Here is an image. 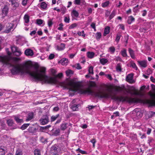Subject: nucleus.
Wrapping results in <instances>:
<instances>
[{
    "label": "nucleus",
    "instance_id": "58",
    "mask_svg": "<svg viewBox=\"0 0 155 155\" xmlns=\"http://www.w3.org/2000/svg\"><path fill=\"white\" fill-rule=\"evenodd\" d=\"M34 155H39V150L38 149H36L34 151Z\"/></svg>",
    "mask_w": 155,
    "mask_h": 155
},
{
    "label": "nucleus",
    "instance_id": "7",
    "mask_svg": "<svg viewBox=\"0 0 155 155\" xmlns=\"http://www.w3.org/2000/svg\"><path fill=\"white\" fill-rule=\"evenodd\" d=\"M13 25L11 23H8L6 24V29L4 32L6 33H9L13 29Z\"/></svg>",
    "mask_w": 155,
    "mask_h": 155
},
{
    "label": "nucleus",
    "instance_id": "5",
    "mask_svg": "<svg viewBox=\"0 0 155 155\" xmlns=\"http://www.w3.org/2000/svg\"><path fill=\"white\" fill-rule=\"evenodd\" d=\"M109 89H114L116 91H122L124 90H125L126 88L124 85H123L121 86H110L108 87Z\"/></svg>",
    "mask_w": 155,
    "mask_h": 155
},
{
    "label": "nucleus",
    "instance_id": "59",
    "mask_svg": "<svg viewBox=\"0 0 155 155\" xmlns=\"http://www.w3.org/2000/svg\"><path fill=\"white\" fill-rule=\"evenodd\" d=\"M140 31L145 33L147 31V29L145 28H140L139 29Z\"/></svg>",
    "mask_w": 155,
    "mask_h": 155
},
{
    "label": "nucleus",
    "instance_id": "28",
    "mask_svg": "<svg viewBox=\"0 0 155 155\" xmlns=\"http://www.w3.org/2000/svg\"><path fill=\"white\" fill-rule=\"evenodd\" d=\"M24 19L25 20V22L28 23L29 22V16L27 14H25L24 17Z\"/></svg>",
    "mask_w": 155,
    "mask_h": 155
},
{
    "label": "nucleus",
    "instance_id": "62",
    "mask_svg": "<svg viewBox=\"0 0 155 155\" xmlns=\"http://www.w3.org/2000/svg\"><path fill=\"white\" fill-rule=\"evenodd\" d=\"M46 130L45 127H39V130L43 132Z\"/></svg>",
    "mask_w": 155,
    "mask_h": 155
},
{
    "label": "nucleus",
    "instance_id": "4",
    "mask_svg": "<svg viewBox=\"0 0 155 155\" xmlns=\"http://www.w3.org/2000/svg\"><path fill=\"white\" fill-rule=\"evenodd\" d=\"M11 49L14 54L16 56H20L22 53L20 50L15 46H12Z\"/></svg>",
    "mask_w": 155,
    "mask_h": 155
},
{
    "label": "nucleus",
    "instance_id": "50",
    "mask_svg": "<svg viewBox=\"0 0 155 155\" xmlns=\"http://www.w3.org/2000/svg\"><path fill=\"white\" fill-rule=\"evenodd\" d=\"M40 141L42 143H45L47 142L46 139L44 138L43 137H41L40 139Z\"/></svg>",
    "mask_w": 155,
    "mask_h": 155
},
{
    "label": "nucleus",
    "instance_id": "14",
    "mask_svg": "<svg viewBox=\"0 0 155 155\" xmlns=\"http://www.w3.org/2000/svg\"><path fill=\"white\" fill-rule=\"evenodd\" d=\"M132 91H134V92L132 93L131 91H128L127 92L130 93L131 94L135 95H139V96H142L143 95L140 92L138 91L135 89H134L132 90Z\"/></svg>",
    "mask_w": 155,
    "mask_h": 155
},
{
    "label": "nucleus",
    "instance_id": "54",
    "mask_svg": "<svg viewBox=\"0 0 155 155\" xmlns=\"http://www.w3.org/2000/svg\"><path fill=\"white\" fill-rule=\"evenodd\" d=\"M91 27L93 28L94 29L95 31H96V27H95V24L94 22H92L91 23Z\"/></svg>",
    "mask_w": 155,
    "mask_h": 155
},
{
    "label": "nucleus",
    "instance_id": "20",
    "mask_svg": "<svg viewBox=\"0 0 155 155\" xmlns=\"http://www.w3.org/2000/svg\"><path fill=\"white\" fill-rule=\"evenodd\" d=\"M67 125L68 123L66 122L62 123L61 125L60 129L61 130H65L67 128Z\"/></svg>",
    "mask_w": 155,
    "mask_h": 155
},
{
    "label": "nucleus",
    "instance_id": "37",
    "mask_svg": "<svg viewBox=\"0 0 155 155\" xmlns=\"http://www.w3.org/2000/svg\"><path fill=\"white\" fill-rule=\"evenodd\" d=\"M77 24L76 23H74L72 24L69 27V29H73L77 26Z\"/></svg>",
    "mask_w": 155,
    "mask_h": 155
},
{
    "label": "nucleus",
    "instance_id": "6",
    "mask_svg": "<svg viewBox=\"0 0 155 155\" xmlns=\"http://www.w3.org/2000/svg\"><path fill=\"white\" fill-rule=\"evenodd\" d=\"M39 121L41 125H45L49 122V117L47 115L43 116L42 118L39 120Z\"/></svg>",
    "mask_w": 155,
    "mask_h": 155
},
{
    "label": "nucleus",
    "instance_id": "53",
    "mask_svg": "<svg viewBox=\"0 0 155 155\" xmlns=\"http://www.w3.org/2000/svg\"><path fill=\"white\" fill-rule=\"evenodd\" d=\"M60 133V130L59 129H56L54 132V133L55 135H59Z\"/></svg>",
    "mask_w": 155,
    "mask_h": 155
},
{
    "label": "nucleus",
    "instance_id": "30",
    "mask_svg": "<svg viewBox=\"0 0 155 155\" xmlns=\"http://www.w3.org/2000/svg\"><path fill=\"white\" fill-rule=\"evenodd\" d=\"M70 21V18L69 15L67 16H64V21L66 23H69Z\"/></svg>",
    "mask_w": 155,
    "mask_h": 155
},
{
    "label": "nucleus",
    "instance_id": "15",
    "mask_svg": "<svg viewBox=\"0 0 155 155\" xmlns=\"http://www.w3.org/2000/svg\"><path fill=\"white\" fill-rule=\"evenodd\" d=\"M138 64L141 67L146 68L147 67V61H138Z\"/></svg>",
    "mask_w": 155,
    "mask_h": 155
},
{
    "label": "nucleus",
    "instance_id": "26",
    "mask_svg": "<svg viewBox=\"0 0 155 155\" xmlns=\"http://www.w3.org/2000/svg\"><path fill=\"white\" fill-rule=\"evenodd\" d=\"M6 152V148L0 147V155H4Z\"/></svg>",
    "mask_w": 155,
    "mask_h": 155
},
{
    "label": "nucleus",
    "instance_id": "56",
    "mask_svg": "<svg viewBox=\"0 0 155 155\" xmlns=\"http://www.w3.org/2000/svg\"><path fill=\"white\" fill-rule=\"evenodd\" d=\"M91 143H92L93 144V147H95V143H96V140L95 139H93L91 140Z\"/></svg>",
    "mask_w": 155,
    "mask_h": 155
},
{
    "label": "nucleus",
    "instance_id": "49",
    "mask_svg": "<svg viewBox=\"0 0 155 155\" xmlns=\"http://www.w3.org/2000/svg\"><path fill=\"white\" fill-rule=\"evenodd\" d=\"M12 5L13 7H17L19 6V4L18 2H16L15 1L13 2L12 4Z\"/></svg>",
    "mask_w": 155,
    "mask_h": 155
},
{
    "label": "nucleus",
    "instance_id": "45",
    "mask_svg": "<svg viewBox=\"0 0 155 155\" xmlns=\"http://www.w3.org/2000/svg\"><path fill=\"white\" fill-rule=\"evenodd\" d=\"M51 72L52 75L55 77L56 75V73L57 72L54 69H51Z\"/></svg>",
    "mask_w": 155,
    "mask_h": 155
},
{
    "label": "nucleus",
    "instance_id": "18",
    "mask_svg": "<svg viewBox=\"0 0 155 155\" xmlns=\"http://www.w3.org/2000/svg\"><path fill=\"white\" fill-rule=\"evenodd\" d=\"M110 28L109 26H107L105 28L104 32L103 34L104 36H106L110 32Z\"/></svg>",
    "mask_w": 155,
    "mask_h": 155
},
{
    "label": "nucleus",
    "instance_id": "40",
    "mask_svg": "<svg viewBox=\"0 0 155 155\" xmlns=\"http://www.w3.org/2000/svg\"><path fill=\"white\" fill-rule=\"evenodd\" d=\"M97 35L96 39L97 40H99L101 37V34L100 32H97L96 33Z\"/></svg>",
    "mask_w": 155,
    "mask_h": 155
},
{
    "label": "nucleus",
    "instance_id": "10",
    "mask_svg": "<svg viewBox=\"0 0 155 155\" xmlns=\"http://www.w3.org/2000/svg\"><path fill=\"white\" fill-rule=\"evenodd\" d=\"M25 54L27 56H31L33 55L34 52L32 50L28 48L26 49L25 51Z\"/></svg>",
    "mask_w": 155,
    "mask_h": 155
},
{
    "label": "nucleus",
    "instance_id": "44",
    "mask_svg": "<svg viewBox=\"0 0 155 155\" xmlns=\"http://www.w3.org/2000/svg\"><path fill=\"white\" fill-rule=\"evenodd\" d=\"M76 151H78V152L81 153L82 154H86L87 153L85 151L81 150L79 148H78L76 150Z\"/></svg>",
    "mask_w": 155,
    "mask_h": 155
},
{
    "label": "nucleus",
    "instance_id": "22",
    "mask_svg": "<svg viewBox=\"0 0 155 155\" xmlns=\"http://www.w3.org/2000/svg\"><path fill=\"white\" fill-rule=\"evenodd\" d=\"M37 130V129L36 128L31 127L28 128V130L29 133L34 134L36 132Z\"/></svg>",
    "mask_w": 155,
    "mask_h": 155
},
{
    "label": "nucleus",
    "instance_id": "63",
    "mask_svg": "<svg viewBox=\"0 0 155 155\" xmlns=\"http://www.w3.org/2000/svg\"><path fill=\"white\" fill-rule=\"evenodd\" d=\"M59 110V108L58 107H54L53 109V110L54 111L57 112Z\"/></svg>",
    "mask_w": 155,
    "mask_h": 155
},
{
    "label": "nucleus",
    "instance_id": "47",
    "mask_svg": "<svg viewBox=\"0 0 155 155\" xmlns=\"http://www.w3.org/2000/svg\"><path fill=\"white\" fill-rule=\"evenodd\" d=\"M109 49L111 52L114 53L115 51V49L114 47L111 46L109 48Z\"/></svg>",
    "mask_w": 155,
    "mask_h": 155
},
{
    "label": "nucleus",
    "instance_id": "35",
    "mask_svg": "<svg viewBox=\"0 0 155 155\" xmlns=\"http://www.w3.org/2000/svg\"><path fill=\"white\" fill-rule=\"evenodd\" d=\"M7 124L9 126H11L14 124L13 121L12 119H9L7 120Z\"/></svg>",
    "mask_w": 155,
    "mask_h": 155
},
{
    "label": "nucleus",
    "instance_id": "13",
    "mask_svg": "<svg viewBox=\"0 0 155 155\" xmlns=\"http://www.w3.org/2000/svg\"><path fill=\"white\" fill-rule=\"evenodd\" d=\"M68 62V59L66 58H62L59 61V63H61L63 65H67Z\"/></svg>",
    "mask_w": 155,
    "mask_h": 155
},
{
    "label": "nucleus",
    "instance_id": "11",
    "mask_svg": "<svg viewBox=\"0 0 155 155\" xmlns=\"http://www.w3.org/2000/svg\"><path fill=\"white\" fill-rule=\"evenodd\" d=\"M41 9L42 10H46L47 8V4L45 2H43L40 4Z\"/></svg>",
    "mask_w": 155,
    "mask_h": 155
},
{
    "label": "nucleus",
    "instance_id": "21",
    "mask_svg": "<svg viewBox=\"0 0 155 155\" xmlns=\"http://www.w3.org/2000/svg\"><path fill=\"white\" fill-rule=\"evenodd\" d=\"M33 114L32 112L29 113H28L27 117V118L26 119V121L30 120L33 119Z\"/></svg>",
    "mask_w": 155,
    "mask_h": 155
},
{
    "label": "nucleus",
    "instance_id": "3",
    "mask_svg": "<svg viewBox=\"0 0 155 155\" xmlns=\"http://www.w3.org/2000/svg\"><path fill=\"white\" fill-rule=\"evenodd\" d=\"M63 76V74L62 73H58L53 77L42 75L39 73V81H42V83L45 84H56L58 82L57 78H61Z\"/></svg>",
    "mask_w": 155,
    "mask_h": 155
},
{
    "label": "nucleus",
    "instance_id": "23",
    "mask_svg": "<svg viewBox=\"0 0 155 155\" xmlns=\"http://www.w3.org/2000/svg\"><path fill=\"white\" fill-rule=\"evenodd\" d=\"M95 54L94 52L88 51L87 53V57L90 58H93Z\"/></svg>",
    "mask_w": 155,
    "mask_h": 155
},
{
    "label": "nucleus",
    "instance_id": "52",
    "mask_svg": "<svg viewBox=\"0 0 155 155\" xmlns=\"http://www.w3.org/2000/svg\"><path fill=\"white\" fill-rule=\"evenodd\" d=\"M63 25L62 23H61L59 24V27L58 28V29L59 30H63Z\"/></svg>",
    "mask_w": 155,
    "mask_h": 155
},
{
    "label": "nucleus",
    "instance_id": "42",
    "mask_svg": "<svg viewBox=\"0 0 155 155\" xmlns=\"http://www.w3.org/2000/svg\"><path fill=\"white\" fill-rule=\"evenodd\" d=\"M29 124H24L21 127V128L22 130H24L29 126Z\"/></svg>",
    "mask_w": 155,
    "mask_h": 155
},
{
    "label": "nucleus",
    "instance_id": "29",
    "mask_svg": "<svg viewBox=\"0 0 155 155\" xmlns=\"http://www.w3.org/2000/svg\"><path fill=\"white\" fill-rule=\"evenodd\" d=\"M97 85L95 82L92 81H90L89 87H95Z\"/></svg>",
    "mask_w": 155,
    "mask_h": 155
},
{
    "label": "nucleus",
    "instance_id": "25",
    "mask_svg": "<svg viewBox=\"0 0 155 155\" xmlns=\"http://www.w3.org/2000/svg\"><path fill=\"white\" fill-rule=\"evenodd\" d=\"M65 45L64 43H61L59 46L57 47L58 49L60 51H61L64 50L65 48Z\"/></svg>",
    "mask_w": 155,
    "mask_h": 155
},
{
    "label": "nucleus",
    "instance_id": "60",
    "mask_svg": "<svg viewBox=\"0 0 155 155\" xmlns=\"http://www.w3.org/2000/svg\"><path fill=\"white\" fill-rule=\"evenodd\" d=\"M128 18L129 19L130 18V20L132 22L134 21H135V18L132 16H130L128 17Z\"/></svg>",
    "mask_w": 155,
    "mask_h": 155
},
{
    "label": "nucleus",
    "instance_id": "55",
    "mask_svg": "<svg viewBox=\"0 0 155 155\" xmlns=\"http://www.w3.org/2000/svg\"><path fill=\"white\" fill-rule=\"evenodd\" d=\"M53 24L52 21L51 20H49L48 21V25L49 27H51Z\"/></svg>",
    "mask_w": 155,
    "mask_h": 155
},
{
    "label": "nucleus",
    "instance_id": "17",
    "mask_svg": "<svg viewBox=\"0 0 155 155\" xmlns=\"http://www.w3.org/2000/svg\"><path fill=\"white\" fill-rule=\"evenodd\" d=\"M71 15L72 17H74L77 18L79 16V13L76 10H73L71 12Z\"/></svg>",
    "mask_w": 155,
    "mask_h": 155
},
{
    "label": "nucleus",
    "instance_id": "8",
    "mask_svg": "<svg viewBox=\"0 0 155 155\" xmlns=\"http://www.w3.org/2000/svg\"><path fill=\"white\" fill-rule=\"evenodd\" d=\"M133 74H129L126 77V81L130 83H134V81L133 80Z\"/></svg>",
    "mask_w": 155,
    "mask_h": 155
},
{
    "label": "nucleus",
    "instance_id": "41",
    "mask_svg": "<svg viewBox=\"0 0 155 155\" xmlns=\"http://www.w3.org/2000/svg\"><path fill=\"white\" fill-rule=\"evenodd\" d=\"M22 152L21 150L20 149H18L15 152V155H22Z\"/></svg>",
    "mask_w": 155,
    "mask_h": 155
},
{
    "label": "nucleus",
    "instance_id": "16",
    "mask_svg": "<svg viewBox=\"0 0 155 155\" xmlns=\"http://www.w3.org/2000/svg\"><path fill=\"white\" fill-rule=\"evenodd\" d=\"M128 51L131 58L133 59H135V56L134 51L132 49L129 48L128 49Z\"/></svg>",
    "mask_w": 155,
    "mask_h": 155
},
{
    "label": "nucleus",
    "instance_id": "24",
    "mask_svg": "<svg viewBox=\"0 0 155 155\" xmlns=\"http://www.w3.org/2000/svg\"><path fill=\"white\" fill-rule=\"evenodd\" d=\"M120 53L123 57H127V50L126 49H123L121 51Z\"/></svg>",
    "mask_w": 155,
    "mask_h": 155
},
{
    "label": "nucleus",
    "instance_id": "1",
    "mask_svg": "<svg viewBox=\"0 0 155 155\" xmlns=\"http://www.w3.org/2000/svg\"><path fill=\"white\" fill-rule=\"evenodd\" d=\"M68 85L73 88V89L70 88L71 90L73 91H78V93L81 94L88 93L91 95L100 98L106 99L110 98L115 101L122 102L127 101L129 103H140L144 104V99L137 98H131L127 96H117L115 94H113L111 92L112 91L110 90H109V93H107L100 91L95 92L89 88H87L86 90L80 89L82 86L81 82L80 81L74 82L71 81L68 83Z\"/></svg>",
    "mask_w": 155,
    "mask_h": 155
},
{
    "label": "nucleus",
    "instance_id": "12",
    "mask_svg": "<svg viewBox=\"0 0 155 155\" xmlns=\"http://www.w3.org/2000/svg\"><path fill=\"white\" fill-rule=\"evenodd\" d=\"M9 8L7 5L4 6L2 10V12L5 16H6L8 13Z\"/></svg>",
    "mask_w": 155,
    "mask_h": 155
},
{
    "label": "nucleus",
    "instance_id": "32",
    "mask_svg": "<svg viewBox=\"0 0 155 155\" xmlns=\"http://www.w3.org/2000/svg\"><path fill=\"white\" fill-rule=\"evenodd\" d=\"M116 71H118L121 72L122 71V68H121V65L120 63H118L117 64L116 67Z\"/></svg>",
    "mask_w": 155,
    "mask_h": 155
},
{
    "label": "nucleus",
    "instance_id": "57",
    "mask_svg": "<svg viewBox=\"0 0 155 155\" xmlns=\"http://www.w3.org/2000/svg\"><path fill=\"white\" fill-rule=\"evenodd\" d=\"M81 2V0H74V4L75 5H79Z\"/></svg>",
    "mask_w": 155,
    "mask_h": 155
},
{
    "label": "nucleus",
    "instance_id": "2",
    "mask_svg": "<svg viewBox=\"0 0 155 155\" xmlns=\"http://www.w3.org/2000/svg\"><path fill=\"white\" fill-rule=\"evenodd\" d=\"M0 61L3 64H9L13 67L11 72L13 74H21L27 73L30 76L32 80L35 81L39 80V65L38 63L33 64L31 62H27L23 64L14 65L11 62L17 61L18 58H14L11 59L7 56L0 57Z\"/></svg>",
    "mask_w": 155,
    "mask_h": 155
},
{
    "label": "nucleus",
    "instance_id": "51",
    "mask_svg": "<svg viewBox=\"0 0 155 155\" xmlns=\"http://www.w3.org/2000/svg\"><path fill=\"white\" fill-rule=\"evenodd\" d=\"M54 58V55L53 54H50L48 57V59L50 60H52Z\"/></svg>",
    "mask_w": 155,
    "mask_h": 155
},
{
    "label": "nucleus",
    "instance_id": "61",
    "mask_svg": "<svg viewBox=\"0 0 155 155\" xmlns=\"http://www.w3.org/2000/svg\"><path fill=\"white\" fill-rule=\"evenodd\" d=\"M141 12H142V15L143 16H145L147 15V12L146 10H143Z\"/></svg>",
    "mask_w": 155,
    "mask_h": 155
},
{
    "label": "nucleus",
    "instance_id": "9",
    "mask_svg": "<svg viewBox=\"0 0 155 155\" xmlns=\"http://www.w3.org/2000/svg\"><path fill=\"white\" fill-rule=\"evenodd\" d=\"M58 148L55 146H52L51 148L50 153L52 155H57L58 153Z\"/></svg>",
    "mask_w": 155,
    "mask_h": 155
},
{
    "label": "nucleus",
    "instance_id": "48",
    "mask_svg": "<svg viewBox=\"0 0 155 155\" xmlns=\"http://www.w3.org/2000/svg\"><path fill=\"white\" fill-rule=\"evenodd\" d=\"M15 119L17 123H21L22 122V120L19 119L18 117H15Z\"/></svg>",
    "mask_w": 155,
    "mask_h": 155
},
{
    "label": "nucleus",
    "instance_id": "36",
    "mask_svg": "<svg viewBox=\"0 0 155 155\" xmlns=\"http://www.w3.org/2000/svg\"><path fill=\"white\" fill-rule=\"evenodd\" d=\"M115 15V11L114 10H113L111 14L110 15L109 17V19L110 20H111L114 17Z\"/></svg>",
    "mask_w": 155,
    "mask_h": 155
},
{
    "label": "nucleus",
    "instance_id": "38",
    "mask_svg": "<svg viewBox=\"0 0 155 155\" xmlns=\"http://www.w3.org/2000/svg\"><path fill=\"white\" fill-rule=\"evenodd\" d=\"M0 125L1 126V128L2 129L5 128V122L3 120H1L0 121Z\"/></svg>",
    "mask_w": 155,
    "mask_h": 155
},
{
    "label": "nucleus",
    "instance_id": "43",
    "mask_svg": "<svg viewBox=\"0 0 155 155\" xmlns=\"http://www.w3.org/2000/svg\"><path fill=\"white\" fill-rule=\"evenodd\" d=\"M88 71L89 74H93L94 73L93 67L92 66H90L88 69Z\"/></svg>",
    "mask_w": 155,
    "mask_h": 155
},
{
    "label": "nucleus",
    "instance_id": "19",
    "mask_svg": "<svg viewBox=\"0 0 155 155\" xmlns=\"http://www.w3.org/2000/svg\"><path fill=\"white\" fill-rule=\"evenodd\" d=\"M60 115L59 114H56L55 115H52L51 117V122H53Z\"/></svg>",
    "mask_w": 155,
    "mask_h": 155
},
{
    "label": "nucleus",
    "instance_id": "46",
    "mask_svg": "<svg viewBox=\"0 0 155 155\" xmlns=\"http://www.w3.org/2000/svg\"><path fill=\"white\" fill-rule=\"evenodd\" d=\"M121 35L119 34H117L116 36V37L115 39V41L117 42V43H118L119 40H120V38Z\"/></svg>",
    "mask_w": 155,
    "mask_h": 155
},
{
    "label": "nucleus",
    "instance_id": "39",
    "mask_svg": "<svg viewBox=\"0 0 155 155\" xmlns=\"http://www.w3.org/2000/svg\"><path fill=\"white\" fill-rule=\"evenodd\" d=\"M130 67H132L134 69L136 70H137L138 69L137 67V66L135 63L134 62L131 63Z\"/></svg>",
    "mask_w": 155,
    "mask_h": 155
},
{
    "label": "nucleus",
    "instance_id": "31",
    "mask_svg": "<svg viewBox=\"0 0 155 155\" xmlns=\"http://www.w3.org/2000/svg\"><path fill=\"white\" fill-rule=\"evenodd\" d=\"M46 71V68L45 67H39V73L42 75L41 73H45ZM44 75V74H43Z\"/></svg>",
    "mask_w": 155,
    "mask_h": 155
},
{
    "label": "nucleus",
    "instance_id": "33",
    "mask_svg": "<svg viewBox=\"0 0 155 155\" xmlns=\"http://www.w3.org/2000/svg\"><path fill=\"white\" fill-rule=\"evenodd\" d=\"M109 1H107L104 2L102 3L101 4L102 7L103 8H105L109 4Z\"/></svg>",
    "mask_w": 155,
    "mask_h": 155
},
{
    "label": "nucleus",
    "instance_id": "27",
    "mask_svg": "<svg viewBox=\"0 0 155 155\" xmlns=\"http://www.w3.org/2000/svg\"><path fill=\"white\" fill-rule=\"evenodd\" d=\"M100 61V63L103 65L105 64L108 62L107 60L105 58H102Z\"/></svg>",
    "mask_w": 155,
    "mask_h": 155
},
{
    "label": "nucleus",
    "instance_id": "34",
    "mask_svg": "<svg viewBox=\"0 0 155 155\" xmlns=\"http://www.w3.org/2000/svg\"><path fill=\"white\" fill-rule=\"evenodd\" d=\"M66 74L67 76H69L71 74H73V72L72 70H68L66 71Z\"/></svg>",
    "mask_w": 155,
    "mask_h": 155
},
{
    "label": "nucleus",
    "instance_id": "64",
    "mask_svg": "<svg viewBox=\"0 0 155 155\" xmlns=\"http://www.w3.org/2000/svg\"><path fill=\"white\" fill-rule=\"evenodd\" d=\"M153 141V139L151 137H150L149 138V139L148 140V143H149V145H150V143Z\"/></svg>",
    "mask_w": 155,
    "mask_h": 155
}]
</instances>
